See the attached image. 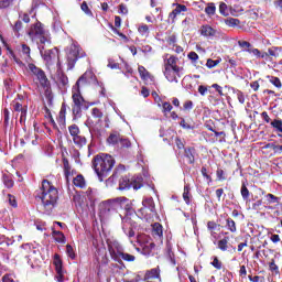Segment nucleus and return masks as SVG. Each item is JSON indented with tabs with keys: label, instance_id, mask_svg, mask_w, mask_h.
I'll return each instance as SVG.
<instances>
[{
	"label": "nucleus",
	"instance_id": "1",
	"mask_svg": "<svg viewBox=\"0 0 282 282\" xmlns=\"http://www.w3.org/2000/svg\"><path fill=\"white\" fill-rule=\"evenodd\" d=\"M37 197L41 199L45 213L50 214L54 210L58 202V189H56L50 181L44 180L42 181V186Z\"/></svg>",
	"mask_w": 282,
	"mask_h": 282
},
{
	"label": "nucleus",
	"instance_id": "2",
	"mask_svg": "<svg viewBox=\"0 0 282 282\" xmlns=\"http://www.w3.org/2000/svg\"><path fill=\"white\" fill-rule=\"evenodd\" d=\"M28 35L31 41L35 42L37 45V50H45V47H50L52 45V36L50 31L43 29V24L41 22H36L31 25L29 29Z\"/></svg>",
	"mask_w": 282,
	"mask_h": 282
},
{
	"label": "nucleus",
	"instance_id": "3",
	"mask_svg": "<svg viewBox=\"0 0 282 282\" xmlns=\"http://www.w3.org/2000/svg\"><path fill=\"white\" fill-rule=\"evenodd\" d=\"M113 164H116V161L109 154H99L94 160V169L98 177H107L111 169H113Z\"/></svg>",
	"mask_w": 282,
	"mask_h": 282
},
{
	"label": "nucleus",
	"instance_id": "4",
	"mask_svg": "<svg viewBox=\"0 0 282 282\" xmlns=\"http://www.w3.org/2000/svg\"><path fill=\"white\" fill-rule=\"evenodd\" d=\"M73 113L74 116H76L77 118H80V113L83 111V109H87V101H85V98H83V95L80 94V90H76L73 88Z\"/></svg>",
	"mask_w": 282,
	"mask_h": 282
},
{
	"label": "nucleus",
	"instance_id": "5",
	"mask_svg": "<svg viewBox=\"0 0 282 282\" xmlns=\"http://www.w3.org/2000/svg\"><path fill=\"white\" fill-rule=\"evenodd\" d=\"M85 56H87V54L85 53V51H83L80 45L73 43L67 53V62L69 68L72 69V67L76 65V61H78V58H85Z\"/></svg>",
	"mask_w": 282,
	"mask_h": 282
},
{
	"label": "nucleus",
	"instance_id": "6",
	"mask_svg": "<svg viewBox=\"0 0 282 282\" xmlns=\"http://www.w3.org/2000/svg\"><path fill=\"white\" fill-rule=\"evenodd\" d=\"M129 188H134V191H138L139 188H142V177H130V176H123L119 181V191H127Z\"/></svg>",
	"mask_w": 282,
	"mask_h": 282
},
{
	"label": "nucleus",
	"instance_id": "7",
	"mask_svg": "<svg viewBox=\"0 0 282 282\" xmlns=\"http://www.w3.org/2000/svg\"><path fill=\"white\" fill-rule=\"evenodd\" d=\"M142 206L143 207L139 209V215H141L143 219H147V221H149L153 213H155V203H153L152 197H149L142 200Z\"/></svg>",
	"mask_w": 282,
	"mask_h": 282
},
{
	"label": "nucleus",
	"instance_id": "8",
	"mask_svg": "<svg viewBox=\"0 0 282 282\" xmlns=\"http://www.w3.org/2000/svg\"><path fill=\"white\" fill-rule=\"evenodd\" d=\"M28 69L29 72H31V74H33V76H36V79L39 80L41 87H43L44 89L50 88V80L47 79V76L45 75V72H43V69L36 67V65L34 64H29Z\"/></svg>",
	"mask_w": 282,
	"mask_h": 282
},
{
	"label": "nucleus",
	"instance_id": "9",
	"mask_svg": "<svg viewBox=\"0 0 282 282\" xmlns=\"http://www.w3.org/2000/svg\"><path fill=\"white\" fill-rule=\"evenodd\" d=\"M40 54L48 67L50 65H54V63H58V48L56 47L52 50L45 47L44 50H40Z\"/></svg>",
	"mask_w": 282,
	"mask_h": 282
},
{
	"label": "nucleus",
	"instance_id": "10",
	"mask_svg": "<svg viewBox=\"0 0 282 282\" xmlns=\"http://www.w3.org/2000/svg\"><path fill=\"white\" fill-rule=\"evenodd\" d=\"M117 208L118 207L113 199L107 200L100 205L99 217L101 219H109V217H111V215H115Z\"/></svg>",
	"mask_w": 282,
	"mask_h": 282
},
{
	"label": "nucleus",
	"instance_id": "11",
	"mask_svg": "<svg viewBox=\"0 0 282 282\" xmlns=\"http://www.w3.org/2000/svg\"><path fill=\"white\" fill-rule=\"evenodd\" d=\"M68 131L73 138L74 144L77 147H85L87 144V139L80 135V129L76 124H72L68 127Z\"/></svg>",
	"mask_w": 282,
	"mask_h": 282
},
{
	"label": "nucleus",
	"instance_id": "12",
	"mask_svg": "<svg viewBox=\"0 0 282 282\" xmlns=\"http://www.w3.org/2000/svg\"><path fill=\"white\" fill-rule=\"evenodd\" d=\"M108 250L111 259H113L115 261H120V256L122 254L124 249H122L120 242L116 240H108Z\"/></svg>",
	"mask_w": 282,
	"mask_h": 282
},
{
	"label": "nucleus",
	"instance_id": "13",
	"mask_svg": "<svg viewBox=\"0 0 282 282\" xmlns=\"http://www.w3.org/2000/svg\"><path fill=\"white\" fill-rule=\"evenodd\" d=\"M94 74L91 72H86L84 73L78 80L76 82V84L73 86V89L80 91V89H83V87H87V85H89V83H91V78H93Z\"/></svg>",
	"mask_w": 282,
	"mask_h": 282
},
{
	"label": "nucleus",
	"instance_id": "14",
	"mask_svg": "<svg viewBox=\"0 0 282 282\" xmlns=\"http://www.w3.org/2000/svg\"><path fill=\"white\" fill-rule=\"evenodd\" d=\"M182 69V67L164 68L163 74L169 83H177V76H180Z\"/></svg>",
	"mask_w": 282,
	"mask_h": 282
},
{
	"label": "nucleus",
	"instance_id": "15",
	"mask_svg": "<svg viewBox=\"0 0 282 282\" xmlns=\"http://www.w3.org/2000/svg\"><path fill=\"white\" fill-rule=\"evenodd\" d=\"M279 202H281V198L274 196L273 194L264 195V204H267L265 208L268 210H274V208L279 206Z\"/></svg>",
	"mask_w": 282,
	"mask_h": 282
},
{
	"label": "nucleus",
	"instance_id": "16",
	"mask_svg": "<svg viewBox=\"0 0 282 282\" xmlns=\"http://www.w3.org/2000/svg\"><path fill=\"white\" fill-rule=\"evenodd\" d=\"M53 264L55 265L57 281L63 282V260H61L58 253H55Z\"/></svg>",
	"mask_w": 282,
	"mask_h": 282
},
{
	"label": "nucleus",
	"instance_id": "17",
	"mask_svg": "<svg viewBox=\"0 0 282 282\" xmlns=\"http://www.w3.org/2000/svg\"><path fill=\"white\" fill-rule=\"evenodd\" d=\"M115 204L117 206V208H123V210H131L132 208V204L131 200L124 196L115 198Z\"/></svg>",
	"mask_w": 282,
	"mask_h": 282
},
{
	"label": "nucleus",
	"instance_id": "18",
	"mask_svg": "<svg viewBox=\"0 0 282 282\" xmlns=\"http://www.w3.org/2000/svg\"><path fill=\"white\" fill-rule=\"evenodd\" d=\"M175 8L173 11L169 14V20L172 21V23H175V19H177L178 14H182V12H186L188 8L184 4H174Z\"/></svg>",
	"mask_w": 282,
	"mask_h": 282
},
{
	"label": "nucleus",
	"instance_id": "19",
	"mask_svg": "<svg viewBox=\"0 0 282 282\" xmlns=\"http://www.w3.org/2000/svg\"><path fill=\"white\" fill-rule=\"evenodd\" d=\"M138 243L142 246L143 249L145 248H155V245L153 242H150V238L147 235H140L137 238Z\"/></svg>",
	"mask_w": 282,
	"mask_h": 282
},
{
	"label": "nucleus",
	"instance_id": "20",
	"mask_svg": "<svg viewBox=\"0 0 282 282\" xmlns=\"http://www.w3.org/2000/svg\"><path fill=\"white\" fill-rule=\"evenodd\" d=\"M199 32H200L202 36H206V37L215 36V34H217V31L208 24H205V25L200 26Z\"/></svg>",
	"mask_w": 282,
	"mask_h": 282
},
{
	"label": "nucleus",
	"instance_id": "21",
	"mask_svg": "<svg viewBox=\"0 0 282 282\" xmlns=\"http://www.w3.org/2000/svg\"><path fill=\"white\" fill-rule=\"evenodd\" d=\"M175 67H180L177 66V57L175 56H170L165 63H164V69H167V68H175Z\"/></svg>",
	"mask_w": 282,
	"mask_h": 282
},
{
	"label": "nucleus",
	"instance_id": "22",
	"mask_svg": "<svg viewBox=\"0 0 282 282\" xmlns=\"http://www.w3.org/2000/svg\"><path fill=\"white\" fill-rule=\"evenodd\" d=\"M122 139V137L120 135V133L118 132H112L108 139L107 142L108 144H120V140Z\"/></svg>",
	"mask_w": 282,
	"mask_h": 282
},
{
	"label": "nucleus",
	"instance_id": "23",
	"mask_svg": "<svg viewBox=\"0 0 282 282\" xmlns=\"http://www.w3.org/2000/svg\"><path fill=\"white\" fill-rule=\"evenodd\" d=\"M74 186L77 188H85L86 182L85 177L82 174H78L74 180H73Z\"/></svg>",
	"mask_w": 282,
	"mask_h": 282
},
{
	"label": "nucleus",
	"instance_id": "24",
	"mask_svg": "<svg viewBox=\"0 0 282 282\" xmlns=\"http://www.w3.org/2000/svg\"><path fill=\"white\" fill-rule=\"evenodd\" d=\"M52 237L57 243H65V235L62 231H52Z\"/></svg>",
	"mask_w": 282,
	"mask_h": 282
},
{
	"label": "nucleus",
	"instance_id": "25",
	"mask_svg": "<svg viewBox=\"0 0 282 282\" xmlns=\"http://www.w3.org/2000/svg\"><path fill=\"white\" fill-rule=\"evenodd\" d=\"M147 279H160V268H154L145 273Z\"/></svg>",
	"mask_w": 282,
	"mask_h": 282
},
{
	"label": "nucleus",
	"instance_id": "26",
	"mask_svg": "<svg viewBox=\"0 0 282 282\" xmlns=\"http://www.w3.org/2000/svg\"><path fill=\"white\" fill-rule=\"evenodd\" d=\"M152 235H154L155 237H162L163 230H162V225L160 223H155L152 226Z\"/></svg>",
	"mask_w": 282,
	"mask_h": 282
},
{
	"label": "nucleus",
	"instance_id": "27",
	"mask_svg": "<svg viewBox=\"0 0 282 282\" xmlns=\"http://www.w3.org/2000/svg\"><path fill=\"white\" fill-rule=\"evenodd\" d=\"M215 12H217V7H215L214 2H209L207 7L205 8V13L208 17H214Z\"/></svg>",
	"mask_w": 282,
	"mask_h": 282
},
{
	"label": "nucleus",
	"instance_id": "28",
	"mask_svg": "<svg viewBox=\"0 0 282 282\" xmlns=\"http://www.w3.org/2000/svg\"><path fill=\"white\" fill-rule=\"evenodd\" d=\"M194 153H195V149L193 148L185 149V158H187L189 164H193V162H195V156L193 155Z\"/></svg>",
	"mask_w": 282,
	"mask_h": 282
},
{
	"label": "nucleus",
	"instance_id": "29",
	"mask_svg": "<svg viewBox=\"0 0 282 282\" xmlns=\"http://www.w3.org/2000/svg\"><path fill=\"white\" fill-rule=\"evenodd\" d=\"M138 72L143 80H149V78H151V74L147 68H144V66H139Z\"/></svg>",
	"mask_w": 282,
	"mask_h": 282
},
{
	"label": "nucleus",
	"instance_id": "30",
	"mask_svg": "<svg viewBox=\"0 0 282 282\" xmlns=\"http://www.w3.org/2000/svg\"><path fill=\"white\" fill-rule=\"evenodd\" d=\"M228 241L229 238H223L221 240L218 241V249L221 250L223 252H226L228 250Z\"/></svg>",
	"mask_w": 282,
	"mask_h": 282
},
{
	"label": "nucleus",
	"instance_id": "31",
	"mask_svg": "<svg viewBox=\"0 0 282 282\" xmlns=\"http://www.w3.org/2000/svg\"><path fill=\"white\" fill-rule=\"evenodd\" d=\"M183 199L186 204H191V187L184 186Z\"/></svg>",
	"mask_w": 282,
	"mask_h": 282
},
{
	"label": "nucleus",
	"instance_id": "32",
	"mask_svg": "<svg viewBox=\"0 0 282 282\" xmlns=\"http://www.w3.org/2000/svg\"><path fill=\"white\" fill-rule=\"evenodd\" d=\"M240 193H241L242 199H245V202H248V199L250 198V191H248L246 183H242Z\"/></svg>",
	"mask_w": 282,
	"mask_h": 282
},
{
	"label": "nucleus",
	"instance_id": "33",
	"mask_svg": "<svg viewBox=\"0 0 282 282\" xmlns=\"http://www.w3.org/2000/svg\"><path fill=\"white\" fill-rule=\"evenodd\" d=\"M138 32L141 34V36H149V25L147 24H140L138 28Z\"/></svg>",
	"mask_w": 282,
	"mask_h": 282
},
{
	"label": "nucleus",
	"instance_id": "34",
	"mask_svg": "<svg viewBox=\"0 0 282 282\" xmlns=\"http://www.w3.org/2000/svg\"><path fill=\"white\" fill-rule=\"evenodd\" d=\"M3 184L7 188H12V186H14V181L9 175H3Z\"/></svg>",
	"mask_w": 282,
	"mask_h": 282
},
{
	"label": "nucleus",
	"instance_id": "35",
	"mask_svg": "<svg viewBox=\"0 0 282 282\" xmlns=\"http://www.w3.org/2000/svg\"><path fill=\"white\" fill-rule=\"evenodd\" d=\"M227 228L230 230V232H237V225L235 224V220L231 218L227 219Z\"/></svg>",
	"mask_w": 282,
	"mask_h": 282
},
{
	"label": "nucleus",
	"instance_id": "36",
	"mask_svg": "<svg viewBox=\"0 0 282 282\" xmlns=\"http://www.w3.org/2000/svg\"><path fill=\"white\" fill-rule=\"evenodd\" d=\"M219 63H221V59H210L208 58L207 59V63H206V67H208V69H213V67H217V65H219Z\"/></svg>",
	"mask_w": 282,
	"mask_h": 282
},
{
	"label": "nucleus",
	"instance_id": "37",
	"mask_svg": "<svg viewBox=\"0 0 282 282\" xmlns=\"http://www.w3.org/2000/svg\"><path fill=\"white\" fill-rule=\"evenodd\" d=\"M187 57L189 58V61H192L193 65L196 67L197 66V61H199V55H197L195 52H189L187 54Z\"/></svg>",
	"mask_w": 282,
	"mask_h": 282
},
{
	"label": "nucleus",
	"instance_id": "38",
	"mask_svg": "<svg viewBox=\"0 0 282 282\" xmlns=\"http://www.w3.org/2000/svg\"><path fill=\"white\" fill-rule=\"evenodd\" d=\"M30 52H31L30 46H28L26 44L21 45V53L24 56V58H30Z\"/></svg>",
	"mask_w": 282,
	"mask_h": 282
},
{
	"label": "nucleus",
	"instance_id": "39",
	"mask_svg": "<svg viewBox=\"0 0 282 282\" xmlns=\"http://www.w3.org/2000/svg\"><path fill=\"white\" fill-rule=\"evenodd\" d=\"M219 12L223 14V17H228V4L225 2L219 3Z\"/></svg>",
	"mask_w": 282,
	"mask_h": 282
},
{
	"label": "nucleus",
	"instance_id": "40",
	"mask_svg": "<svg viewBox=\"0 0 282 282\" xmlns=\"http://www.w3.org/2000/svg\"><path fill=\"white\" fill-rule=\"evenodd\" d=\"M271 127H273V129H276L280 133H282V121L279 119H275L271 122Z\"/></svg>",
	"mask_w": 282,
	"mask_h": 282
},
{
	"label": "nucleus",
	"instance_id": "41",
	"mask_svg": "<svg viewBox=\"0 0 282 282\" xmlns=\"http://www.w3.org/2000/svg\"><path fill=\"white\" fill-rule=\"evenodd\" d=\"M127 223L123 224V231L128 237H135V231L132 228L127 227Z\"/></svg>",
	"mask_w": 282,
	"mask_h": 282
},
{
	"label": "nucleus",
	"instance_id": "42",
	"mask_svg": "<svg viewBox=\"0 0 282 282\" xmlns=\"http://www.w3.org/2000/svg\"><path fill=\"white\" fill-rule=\"evenodd\" d=\"M119 144L123 149H129L131 147V141H129V139H127L124 137H121Z\"/></svg>",
	"mask_w": 282,
	"mask_h": 282
},
{
	"label": "nucleus",
	"instance_id": "43",
	"mask_svg": "<svg viewBox=\"0 0 282 282\" xmlns=\"http://www.w3.org/2000/svg\"><path fill=\"white\" fill-rule=\"evenodd\" d=\"M74 202L77 206H85V197L80 196V195H76L74 196Z\"/></svg>",
	"mask_w": 282,
	"mask_h": 282
},
{
	"label": "nucleus",
	"instance_id": "44",
	"mask_svg": "<svg viewBox=\"0 0 282 282\" xmlns=\"http://www.w3.org/2000/svg\"><path fill=\"white\" fill-rule=\"evenodd\" d=\"M226 25H228L229 28H235V25H239V20L238 19H234V18H229L225 21Z\"/></svg>",
	"mask_w": 282,
	"mask_h": 282
},
{
	"label": "nucleus",
	"instance_id": "45",
	"mask_svg": "<svg viewBox=\"0 0 282 282\" xmlns=\"http://www.w3.org/2000/svg\"><path fill=\"white\" fill-rule=\"evenodd\" d=\"M270 84L274 85V87H278V89H281L282 87L281 79H279V77H270Z\"/></svg>",
	"mask_w": 282,
	"mask_h": 282
},
{
	"label": "nucleus",
	"instance_id": "46",
	"mask_svg": "<svg viewBox=\"0 0 282 282\" xmlns=\"http://www.w3.org/2000/svg\"><path fill=\"white\" fill-rule=\"evenodd\" d=\"M120 259H123V261H135V256H132L122 251Z\"/></svg>",
	"mask_w": 282,
	"mask_h": 282
},
{
	"label": "nucleus",
	"instance_id": "47",
	"mask_svg": "<svg viewBox=\"0 0 282 282\" xmlns=\"http://www.w3.org/2000/svg\"><path fill=\"white\" fill-rule=\"evenodd\" d=\"M66 253L68 254L69 259H76V253H74V248L72 245L66 246Z\"/></svg>",
	"mask_w": 282,
	"mask_h": 282
},
{
	"label": "nucleus",
	"instance_id": "48",
	"mask_svg": "<svg viewBox=\"0 0 282 282\" xmlns=\"http://www.w3.org/2000/svg\"><path fill=\"white\" fill-rule=\"evenodd\" d=\"M91 116H94L98 120H101L102 119V111H100V109H98V108H93Z\"/></svg>",
	"mask_w": 282,
	"mask_h": 282
},
{
	"label": "nucleus",
	"instance_id": "49",
	"mask_svg": "<svg viewBox=\"0 0 282 282\" xmlns=\"http://www.w3.org/2000/svg\"><path fill=\"white\" fill-rule=\"evenodd\" d=\"M25 118H28V107H24L22 110H20V122H25Z\"/></svg>",
	"mask_w": 282,
	"mask_h": 282
},
{
	"label": "nucleus",
	"instance_id": "50",
	"mask_svg": "<svg viewBox=\"0 0 282 282\" xmlns=\"http://www.w3.org/2000/svg\"><path fill=\"white\" fill-rule=\"evenodd\" d=\"M14 0H0V9L10 8Z\"/></svg>",
	"mask_w": 282,
	"mask_h": 282
},
{
	"label": "nucleus",
	"instance_id": "51",
	"mask_svg": "<svg viewBox=\"0 0 282 282\" xmlns=\"http://www.w3.org/2000/svg\"><path fill=\"white\" fill-rule=\"evenodd\" d=\"M162 107H163V113L173 111V106L169 101H164Z\"/></svg>",
	"mask_w": 282,
	"mask_h": 282
},
{
	"label": "nucleus",
	"instance_id": "52",
	"mask_svg": "<svg viewBox=\"0 0 282 282\" xmlns=\"http://www.w3.org/2000/svg\"><path fill=\"white\" fill-rule=\"evenodd\" d=\"M237 99L239 100L240 105H243L246 102V96L241 90L236 91Z\"/></svg>",
	"mask_w": 282,
	"mask_h": 282
},
{
	"label": "nucleus",
	"instance_id": "53",
	"mask_svg": "<svg viewBox=\"0 0 282 282\" xmlns=\"http://www.w3.org/2000/svg\"><path fill=\"white\" fill-rule=\"evenodd\" d=\"M212 265L216 268V270H221V261L217 257L214 258Z\"/></svg>",
	"mask_w": 282,
	"mask_h": 282
},
{
	"label": "nucleus",
	"instance_id": "54",
	"mask_svg": "<svg viewBox=\"0 0 282 282\" xmlns=\"http://www.w3.org/2000/svg\"><path fill=\"white\" fill-rule=\"evenodd\" d=\"M247 52H249V54H253L254 56H257V58H261V51H259V48H248Z\"/></svg>",
	"mask_w": 282,
	"mask_h": 282
},
{
	"label": "nucleus",
	"instance_id": "55",
	"mask_svg": "<svg viewBox=\"0 0 282 282\" xmlns=\"http://www.w3.org/2000/svg\"><path fill=\"white\" fill-rule=\"evenodd\" d=\"M183 109L185 111H191V109H193V101H191V100L185 101L183 105Z\"/></svg>",
	"mask_w": 282,
	"mask_h": 282
},
{
	"label": "nucleus",
	"instance_id": "56",
	"mask_svg": "<svg viewBox=\"0 0 282 282\" xmlns=\"http://www.w3.org/2000/svg\"><path fill=\"white\" fill-rule=\"evenodd\" d=\"M268 54H269V57L273 56L274 58H276V56H279V48H269Z\"/></svg>",
	"mask_w": 282,
	"mask_h": 282
},
{
	"label": "nucleus",
	"instance_id": "57",
	"mask_svg": "<svg viewBox=\"0 0 282 282\" xmlns=\"http://www.w3.org/2000/svg\"><path fill=\"white\" fill-rule=\"evenodd\" d=\"M8 199H9L10 206H12L13 208H17V198L9 194Z\"/></svg>",
	"mask_w": 282,
	"mask_h": 282
},
{
	"label": "nucleus",
	"instance_id": "58",
	"mask_svg": "<svg viewBox=\"0 0 282 282\" xmlns=\"http://www.w3.org/2000/svg\"><path fill=\"white\" fill-rule=\"evenodd\" d=\"M269 268H270L271 272H279V267L276 265V263L274 262V260H272V261L269 263Z\"/></svg>",
	"mask_w": 282,
	"mask_h": 282
},
{
	"label": "nucleus",
	"instance_id": "59",
	"mask_svg": "<svg viewBox=\"0 0 282 282\" xmlns=\"http://www.w3.org/2000/svg\"><path fill=\"white\" fill-rule=\"evenodd\" d=\"M119 14H129V9L124 4H120Z\"/></svg>",
	"mask_w": 282,
	"mask_h": 282
},
{
	"label": "nucleus",
	"instance_id": "60",
	"mask_svg": "<svg viewBox=\"0 0 282 282\" xmlns=\"http://www.w3.org/2000/svg\"><path fill=\"white\" fill-rule=\"evenodd\" d=\"M278 148H279V145H275L274 143H268L264 147H262V149H272V151H274V153H276Z\"/></svg>",
	"mask_w": 282,
	"mask_h": 282
},
{
	"label": "nucleus",
	"instance_id": "61",
	"mask_svg": "<svg viewBox=\"0 0 282 282\" xmlns=\"http://www.w3.org/2000/svg\"><path fill=\"white\" fill-rule=\"evenodd\" d=\"M270 240L272 241V243H279V241H281V237L276 234L271 235Z\"/></svg>",
	"mask_w": 282,
	"mask_h": 282
},
{
	"label": "nucleus",
	"instance_id": "62",
	"mask_svg": "<svg viewBox=\"0 0 282 282\" xmlns=\"http://www.w3.org/2000/svg\"><path fill=\"white\" fill-rule=\"evenodd\" d=\"M180 126H181L183 129H193V126L188 124V123L186 122V120H184V119H181Z\"/></svg>",
	"mask_w": 282,
	"mask_h": 282
},
{
	"label": "nucleus",
	"instance_id": "63",
	"mask_svg": "<svg viewBox=\"0 0 282 282\" xmlns=\"http://www.w3.org/2000/svg\"><path fill=\"white\" fill-rule=\"evenodd\" d=\"M238 45L239 47H242V50L251 46L250 42H247V41H238Z\"/></svg>",
	"mask_w": 282,
	"mask_h": 282
},
{
	"label": "nucleus",
	"instance_id": "64",
	"mask_svg": "<svg viewBox=\"0 0 282 282\" xmlns=\"http://www.w3.org/2000/svg\"><path fill=\"white\" fill-rule=\"evenodd\" d=\"M3 282H14V278L11 274H6L2 278Z\"/></svg>",
	"mask_w": 282,
	"mask_h": 282
}]
</instances>
